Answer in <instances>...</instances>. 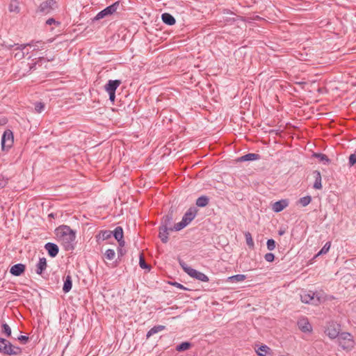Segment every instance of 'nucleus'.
<instances>
[{
	"instance_id": "nucleus-43",
	"label": "nucleus",
	"mask_w": 356,
	"mask_h": 356,
	"mask_svg": "<svg viewBox=\"0 0 356 356\" xmlns=\"http://www.w3.org/2000/svg\"><path fill=\"white\" fill-rule=\"evenodd\" d=\"M356 163V154H352L349 156V165H354Z\"/></svg>"
},
{
	"instance_id": "nucleus-35",
	"label": "nucleus",
	"mask_w": 356,
	"mask_h": 356,
	"mask_svg": "<svg viewBox=\"0 0 356 356\" xmlns=\"http://www.w3.org/2000/svg\"><path fill=\"white\" fill-rule=\"evenodd\" d=\"M104 256L108 260H113L115 256V252L113 249L106 250Z\"/></svg>"
},
{
	"instance_id": "nucleus-25",
	"label": "nucleus",
	"mask_w": 356,
	"mask_h": 356,
	"mask_svg": "<svg viewBox=\"0 0 356 356\" xmlns=\"http://www.w3.org/2000/svg\"><path fill=\"white\" fill-rule=\"evenodd\" d=\"M209 202V198L206 195H202L197 199L195 204L199 207H204L208 205Z\"/></svg>"
},
{
	"instance_id": "nucleus-15",
	"label": "nucleus",
	"mask_w": 356,
	"mask_h": 356,
	"mask_svg": "<svg viewBox=\"0 0 356 356\" xmlns=\"http://www.w3.org/2000/svg\"><path fill=\"white\" fill-rule=\"evenodd\" d=\"M115 238L118 241L120 246H123L124 241L123 240V229L121 227H117L112 232Z\"/></svg>"
},
{
	"instance_id": "nucleus-10",
	"label": "nucleus",
	"mask_w": 356,
	"mask_h": 356,
	"mask_svg": "<svg viewBox=\"0 0 356 356\" xmlns=\"http://www.w3.org/2000/svg\"><path fill=\"white\" fill-rule=\"evenodd\" d=\"M173 215L172 212L168 213L166 216H163L161 220V226L169 228L172 231H177L175 229L176 224H173Z\"/></svg>"
},
{
	"instance_id": "nucleus-44",
	"label": "nucleus",
	"mask_w": 356,
	"mask_h": 356,
	"mask_svg": "<svg viewBox=\"0 0 356 356\" xmlns=\"http://www.w3.org/2000/svg\"><path fill=\"white\" fill-rule=\"evenodd\" d=\"M3 46H4L6 48L10 49L14 47H18V46H20V44H15V43H8V42H3V44H2Z\"/></svg>"
},
{
	"instance_id": "nucleus-50",
	"label": "nucleus",
	"mask_w": 356,
	"mask_h": 356,
	"mask_svg": "<svg viewBox=\"0 0 356 356\" xmlns=\"http://www.w3.org/2000/svg\"><path fill=\"white\" fill-rule=\"evenodd\" d=\"M284 233H285V231H284V230H282V229H280V230H279V231H278V234H279L280 236L283 235Z\"/></svg>"
},
{
	"instance_id": "nucleus-32",
	"label": "nucleus",
	"mask_w": 356,
	"mask_h": 356,
	"mask_svg": "<svg viewBox=\"0 0 356 356\" xmlns=\"http://www.w3.org/2000/svg\"><path fill=\"white\" fill-rule=\"evenodd\" d=\"M245 237L246 240V243L250 248L253 249L254 248V243L252 237V235L250 232L245 233Z\"/></svg>"
},
{
	"instance_id": "nucleus-3",
	"label": "nucleus",
	"mask_w": 356,
	"mask_h": 356,
	"mask_svg": "<svg viewBox=\"0 0 356 356\" xmlns=\"http://www.w3.org/2000/svg\"><path fill=\"white\" fill-rule=\"evenodd\" d=\"M179 264L181 266L182 269L185 273H186L189 276H191L193 278H195L196 280H198L202 282H209V279L207 275L204 274L203 273H201L200 271H197V270L191 268V266H188L185 262L180 261Z\"/></svg>"
},
{
	"instance_id": "nucleus-49",
	"label": "nucleus",
	"mask_w": 356,
	"mask_h": 356,
	"mask_svg": "<svg viewBox=\"0 0 356 356\" xmlns=\"http://www.w3.org/2000/svg\"><path fill=\"white\" fill-rule=\"evenodd\" d=\"M174 285L176 286L179 289H185L184 286L182 284H181L179 283H177V282H175L174 284Z\"/></svg>"
},
{
	"instance_id": "nucleus-21",
	"label": "nucleus",
	"mask_w": 356,
	"mask_h": 356,
	"mask_svg": "<svg viewBox=\"0 0 356 356\" xmlns=\"http://www.w3.org/2000/svg\"><path fill=\"white\" fill-rule=\"evenodd\" d=\"M162 21L167 25H174L176 22L175 18L170 13H165L161 15Z\"/></svg>"
},
{
	"instance_id": "nucleus-4",
	"label": "nucleus",
	"mask_w": 356,
	"mask_h": 356,
	"mask_svg": "<svg viewBox=\"0 0 356 356\" xmlns=\"http://www.w3.org/2000/svg\"><path fill=\"white\" fill-rule=\"evenodd\" d=\"M197 209L195 207L189 208L184 213L181 222L176 224L175 229L181 230L186 227L196 216Z\"/></svg>"
},
{
	"instance_id": "nucleus-51",
	"label": "nucleus",
	"mask_w": 356,
	"mask_h": 356,
	"mask_svg": "<svg viewBox=\"0 0 356 356\" xmlns=\"http://www.w3.org/2000/svg\"><path fill=\"white\" fill-rule=\"evenodd\" d=\"M118 254L120 255H121V256L123 255V252H122V250L121 248L118 250Z\"/></svg>"
},
{
	"instance_id": "nucleus-33",
	"label": "nucleus",
	"mask_w": 356,
	"mask_h": 356,
	"mask_svg": "<svg viewBox=\"0 0 356 356\" xmlns=\"http://www.w3.org/2000/svg\"><path fill=\"white\" fill-rule=\"evenodd\" d=\"M326 333L330 339H335L336 337H338V336L339 335V332L334 328H327V330H326Z\"/></svg>"
},
{
	"instance_id": "nucleus-39",
	"label": "nucleus",
	"mask_w": 356,
	"mask_h": 356,
	"mask_svg": "<svg viewBox=\"0 0 356 356\" xmlns=\"http://www.w3.org/2000/svg\"><path fill=\"white\" fill-rule=\"evenodd\" d=\"M112 234V232L111 231H104L97 236L98 240L102 238V240H105L108 238Z\"/></svg>"
},
{
	"instance_id": "nucleus-46",
	"label": "nucleus",
	"mask_w": 356,
	"mask_h": 356,
	"mask_svg": "<svg viewBox=\"0 0 356 356\" xmlns=\"http://www.w3.org/2000/svg\"><path fill=\"white\" fill-rule=\"evenodd\" d=\"M17 339L23 343H26L29 341V337L24 335H20L17 337Z\"/></svg>"
},
{
	"instance_id": "nucleus-28",
	"label": "nucleus",
	"mask_w": 356,
	"mask_h": 356,
	"mask_svg": "<svg viewBox=\"0 0 356 356\" xmlns=\"http://www.w3.org/2000/svg\"><path fill=\"white\" fill-rule=\"evenodd\" d=\"M314 157L319 159V161L323 162L325 164H328L330 162V160L328 159V157L321 153H314L313 155Z\"/></svg>"
},
{
	"instance_id": "nucleus-13",
	"label": "nucleus",
	"mask_w": 356,
	"mask_h": 356,
	"mask_svg": "<svg viewBox=\"0 0 356 356\" xmlns=\"http://www.w3.org/2000/svg\"><path fill=\"white\" fill-rule=\"evenodd\" d=\"M121 84L120 80H109L105 85V90L107 92H115L116 89Z\"/></svg>"
},
{
	"instance_id": "nucleus-26",
	"label": "nucleus",
	"mask_w": 356,
	"mask_h": 356,
	"mask_svg": "<svg viewBox=\"0 0 356 356\" xmlns=\"http://www.w3.org/2000/svg\"><path fill=\"white\" fill-rule=\"evenodd\" d=\"M259 158V155L254 153H249L245 154L239 159L241 161H254Z\"/></svg>"
},
{
	"instance_id": "nucleus-36",
	"label": "nucleus",
	"mask_w": 356,
	"mask_h": 356,
	"mask_svg": "<svg viewBox=\"0 0 356 356\" xmlns=\"http://www.w3.org/2000/svg\"><path fill=\"white\" fill-rule=\"evenodd\" d=\"M269 350H270L269 347L266 345H263L259 347L257 353L259 356H265V354L268 353Z\"/></svg>"
},
{
	"instance_id": "nucleus-48",
	"label": "nucleus",
	"mask_w": 356,
	"mask_h": 356,
	"mask_svg": "<svg viewBox=\"0 0 356 356\" xmlns=\"http://www.w3.org/2000/svg\"><path fill=\"white\" fill-rule=\"evenodd\" d=\"M56 23V20L54 18H49L47 20L46 24L49 25H51L53 24Z\"/></svg>"
},
{
	"instance_id": "nucleus-19",
	"label": "nucleus",
	"mask_w": 356,
	"mask_h": 356,
	"mask_svg": "<svg viewBox=\"0 0 356 356\" xmlns=\"http://www.w3.org/2000/svg\"><path fill=\"white\" fill-rule=\"evenodd\" d=\"M47 260L44 257L40 258L38 263L36 264L35 272L38 275H42L47 268Z\"/></svg>"
},
{
	"instance_id": "nucleus-7",
	"label": "nucleus",
	"mask_w": 356,
	"mask_h": 356,
	"mask_svg": "<svg viewBox=\"0 0 356 356\" xmlns=\"http://www.w3.org/2000/svg\"><path fill=\"white\" fill-rule=\"evenodd\" d=\"M119 6V2H115L112 5L106 7L102 11L99 12L96 16L92 19V21H98L101 19H103L107 16L113 15L115 12H116Z\"/></svg>"
},
{
	"instance_id": "nucleus-40",
	"label": "nucleus",
	"mask_w": 356,
	"mask_h": 356,
	"mask_svg": "<svg viewBox=\"0 0 356 356\" xmlns=\"http://www.w3.org/2000/svg\"><path fill=\"white\" fill-rule=\"evenodd\" d=\"M268 250H273L275 248V241L273 239H268L266 243Z\"/></svg>"
},
{
	"instance_id": "nucleus-42",
	"label": "nucleus",
	"mask_w": 356,
	"mask_h": 356,
	"mask_svg": "<svg viewBox=\"0 0 356 356\" xmlns=\"http://www.w3.org/2000/svg\"><path fill=\"white\" fill-rule=\"evenodd\" d=\"M264 259L268 262H272L275 259V255L273 253H266L264 255Z\"/></svg>"
},
{
	"instance_id": "nucleus-23",
	"label": "nucleus",
	"mask_w": 356,
	"mask_h": 356,
	"mask_svg": "<svg viewBox=\"0 0 356 356\" xmlns=\"http://www.w3.org/2000/svg\"><path fill=\"white\" fill-rule=\"evenodd\" d=\"M8 10L10 13H19L20 11L19 2L18 0H10Z\"/></svg>"
},
{
	"instance_id": "nucleus-30",
	"label": "nucleus",
	"mask_w": 356,
	"mask_h": 356,
	"mask_svg": "<svg viewBox=\"0 0 356 356\" xmlns=\"http://www.w3.org/2000/svg\"><path fill=\"white\" fill-rule=\"evenodd\" d=\"M13 55L15 58L21 60L24 58L25 53L23 51V50H20L16 47L13 52Z\"/></svg>"
},
{
	"instance_id": "nucleus-27",
	"label": "nucleus",
	"mask_w": 356,
	"mask_h": 356,
	"mask_svg": "<svg viewBox=\"0 0 356 356\" xmlns=\"http://www.w3.org/2000/svg\"><path fill=\"white\" fill-rule=\"evenodd\" d=\"M246 275L242 274H238L235 275H232L228 277V281L230 282H243L245 280Z\"/></svg>"
},
{
	"instance_id": "nucleus-37",
	"label": "nucleus",
	"mask_w": 356,
	"mask_h": 356,
	"mask_svg": "<svg viewBox=\"0 0 356 356\" xmlns=\"http://www.w3.org/2000/svg\"><path fill=\"white\" fill-rule=\"evenodd\" d=\"M330 246H331V243L327 242L323 245V247L321 248V250L318 252V253L317 254V256L326 254L329 251Z\"/></svg>"
},
{
	"instance_id": "nucleus-22",
	"label": "nucleus",
	"mask_w": 356,
	"mask_h": 356,
	"mask_svg": "<svg viewBox=\"0 0 356 356\" xmlns=\"http://www.w3.org/2000/svg\"><path fill=\"white\" fill-rule=\"evenodd\" d=\"M315 181L314 183V188L315 189H321L322 184H321V172L318 170H315L314 172Z\"/></svg>"
},
{
	"instance_id": "nucleus-29",
	"label": "nucleus",
	"mask_w": 356,
	"mask_h": 356,
	"mask_svg": "<svg viewBox=\"0 0 356 356\" xmlns=\"http://www.w3.org/2000/svg\"><path fill=\"white\" fill-rule=\"evenodd\" d=\"M191 347V343L189 342H182L176 347V350L179 352L185 351Z\"/></svg>"
},
{
	"instance_id": "nucleus-17",
	"label": "nucleus",
	"mask_w": 356,
	"mask_h": 356,
	"mask_svg": "<svg viewBox=\"0 0 356 356\" xmlns=\"http://www.w3.org/2000/svg\"><path fill=\"white\" fill-rule=\"evenodd\" d=\"M288 201L286 200H281L277 202H275L273 206L272 209L275 212H280L284 209H285L288 206Z\"/></svg>"
},
{
	"instance_id": "nucleus-16",
	"label": "nucleus",
	"mask_w": 356,
	"mask_h": 356,
	"mask_svg": "<svg viewBox=\"0 0 356 356\" xmlns=\"http://www.w3.org/2000/svg\"><path fill=\"white\" fill-rule=\"evenodd\" d=\"M298 325L300 330L304 332H311L312 330L311 324L307 318H302L298 321Z\"/></svg>"
},
{
	"instance_id": "nucleus-20",
	"label": "nucleus",
	"mask_w": 356,
	"mask_h": 356,
	"mask_svg": "<svg viewBox=\"0 0 356 356\" xmlns=\"http://www.w3.org/2000/svg\"><path fill=\"white\" fill-rule=\"evenodd\" d=\"M72 287V280L70 275H67L64 277V283L63 286V291L64 293H68Z\"/></svg>"
},
{
	"instance_id": "nucleus-9",
	"label": "nucleus",
	"mask_w": 356,
	"mask_h": 356,
	"mask_svg": "<svg viewBox=\"0 0 356 356\" xmlns=\"http://www.w3.org/2000/svg\"><path fill=\"white\" fill-rule=\"evenodd\" d=\"M57 8V3L54 0H47L42 2L39 8L38 11L42 14H49Z\"/></svg>"
},
{
	"instance_id": "nucleus-47",
	"label": "nucleus",
	"mask_w": 356,
	"mask_h": 356,
	"mask_svg": "<svg viewBox=\"0 0 356 356\" xmlns=\"http://www.w3.org/2000/svg\"><path fill=\"white\" fill-rule=\"evenodd\" d=\"M108 95H109V99L111 100V102H114L115 101V92H108Z\"/></svg>"
},
{
	"instance_id": "nucleus-14",
	"label": "nucleus",
	"mask_w": 356,
	"mask_h": 356,
	"mask_svg": "<svg viewBox=\"0 0 356 356\" xmlns=\"http://www.w3.org/2000/svg\"><path fill=\"white\" fill-rule=\"evenodd\" d=\"M26 269V266L24 264H17L13 265L10 269V273L15 276H19L21 275Z\"/></svg>"
},
{
	"instance_id": "nucleus-12",
	"label": "nucleus",
	"mask_w": 356,
	"mask_h": 356,
	"mask_svg": "<svg viewBox=\"0 0 356 356\" xmlns=\"http://www.w3.org/2000/svg\"><path fill=\"white\" fill-rule=\"evenodd\" d=\"M44 248L48 252L49 255L52 258L55 257L59 251L58 245L53 243H46Z\"/></svg>"
},
{
	"instance_id": "nucleus-1",
	"label": "nucleus",
	"mask_w": 356,
	"mask_h": 356,
	"mask_svg": "<svg viewBox=\"0 0 356 356\" xmlns=\"http://www.w3.org/2000/svg\"><path fill=\"white\" fill-rule=\"evenodd\" d=\"M56 234L58 241L63 243L66 250H70L74 248L72 242L75 239V234L69 226H60L56 229Z\"/></svg>"
},
{
	"instance_id": "nucleus-18",
	"label": "nucleus",
	"mask_w": 356,
	"mask_h": 356,
	"mask_svg": "<svg viewBox=\"0 0 356 356\" xmlns=\"http://www.w3.org/2000/svg\"><path fill=\"white\" fill-rule=\"evenodd\" d=\"M170 231L169 228L160 226L159 237L163 243H166L168 241V235Z\"/></svg>"
},
{
	"instance_id": "nucleus-8",
	"label": "nucleus",
	"mask_w": 356,
	"mask_h": 356,
	"mask_svg": "<svg viewBox=\"0 0 356 356\" xmlns=\"http://www.w3.org/2000/svg\"><path fill=\"white\" fill-rule=\"evenodd\" d=\"M14 138L13 132L8 129L4 131L1 137V147L3 150L8 151L13 146Z\"/></svg>"
},
{
	"instance_id": "nucleus-6",
	"label": "nucleus",
	"mask_w": 356,
	"mask_h": 356,
	"mask_svg": "<svg viewBox=\"0 0 356 356\" xmlns=\"http://www.w3.org/2000/svg\"><path fill=\"white\" fill-rule=\"evenodd\" d=\"M339 345L343 350H350L354 346L352 335L348 332H342L338 336Z\"/></svg>"
},
{
	"instance_id": "nucleus-38",
	"label": "nucleus",
	"mask_w": 356,
	"mask_h": 356,
	"mask_svg": "<svg viewBox=\"0 0 356 356\" xmlns=\"http://www.w3.org/2000/svg\"><path fill=\"white\" fill-rule=\"evenodd\" d=\"M45 105L42 102L35 103V112L40 113L44 110Z\"/></svg>"
},
{
	"instance_id": "nucleus-31",
	"label": "nucleus",
	"mask_w": 356,
	"mask_h": 356,
	"mask_svg": "<svg viewBox=\"0 0 356 356\" xmlns=\"http://www.w3.org/2000/svg\"><path fill=\"white\" fill-rule=\"evenodd\" d=\"M1 328L2 333L4 334L6 337H10L11 336V328L7 323H3L1 324Z\"/></svg>"
},
{
	"instance_id": "nucleus-41",
	"label": "nucleus",
	"mask_w": 356,
	"mask_h": 356,
	"mask_svg": "<svg viewBox=\"0 0 356 356\" xmlns=\"http://www.w3.org/2000/svg\"><path fill=\"white\" fill-rule=\"evenodd\" d=\"M139 265H140V267L143 269H145V268L149 269V266L146 264L142 254H140V256Z\"/></svg>"
},
{
	"instance_id": "nucleus-2",
	"label": "nucleus",
	"mask_w": 356,
	"mask_h": 356,
	"mask_svg": "<svg viewBox=\"0 0 356 356\" xmlns=\"http://www.w3.org/2000/svg\"><path fill=\"white\" fill-rule=\"evenodd\" d=\"M22 348L14 346L8 339L0 337V353L3 355L13 356L22 354Z\"/></svg>"
},
{
	"instance_id": "nucleus-34",
	"label": "nucleus",
	"mask_w": 356,
	"mask_h": 356,
	"mask_svg": "<svg viewBox=\"0 0 356 356\" xmlns=\"http://www.w3.org/2000/svg\"><path fill=\"white\" fill-rule=\"evenodd\" d=\"M311 201H312V197L309 195H307V196L300 198L299 203L302 207H306L311 202Z\"/></svg>"
},
{
	"instance_id": "nucleus-24",
	"label": "nucleus",
	"mask_w": 356,
	"mask_h": 356,
	"mask_svg": "<svg viewBox=\"0 0 356 356\" xmlns=\"http://www.w3.org/2000/svg\"><path fill=\"white\" fill-rule=\"evenodd\" d=\"M165 329V327L164 325H156L152 327L147 333V338H149L151 336L154 335V334H156L161 331H163Z\"/></svg>"
},
{
	"instance_id": "nucleus-11",
	"label": "nucleus",
	"mask_w": 356,
	"mask_h": 356,
	"mask_svg": "<svg viewBox=\"0 0 356 356\" xmlns=\"http://www.w3.org/2000/svg\"><path fill=\"white\" fill-rule=\"evenodd\" d=\"M44 42L42 41H31L29 43L22 44L17 49L24 50L26 47H33V51H39L44 49Z\"/></svg>"
},
{
	"instance_id": "nucleus-5",
	"label": "nucleus",
	"mask_w": 356,
	"mask_h": 356,
	"mask_svg": "<svg viewBox=\"0 0 356 356\" xmlns=\"http://www.w3.org/2000/svg\"><path fill=\"white\" fill-rule=\"evenodd\" d=\"M301 301L307 304L318 305L321 302L323 297L317 293L309 291L308 292H303L300 295Z\"/></svg>"
},
{
	"instance_id": "nucleus-45",
	"label": "nucleus",
	"mask_w": 356,
	"mask_h": 356,
	"mask_svg": "<svg viewBox=\"0 0 356 356\" xmlns=\"http://www.w3.org/2000/svg\"><path fill=\"white\" fill-rule=\"evenodd\" d=\"M7 184V181L4 179L3 175H0V188H4Z\"/></svg>"
}]
</instances>
